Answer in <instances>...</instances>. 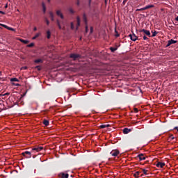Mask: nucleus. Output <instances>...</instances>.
Masks as SVG:
<instances>
[{
  "instance_id": "14",
  "label": "nucleus",
  "mask_w": 178,
  "mask_h": 178,
  "mask_svg": "<svg viewBox=\"0 0 178 178\" xmlns=\"http://www.w3.org/2000/svg\"><path fill=\"white\" fill-rule=\"evenodd\" d=\"M43 124L46 127H48L49 125V121L47 119L43 120Z\"/></svg>"
},
{
  "instance_id": "5",
  "label": "nucleus",
  "mask_w": 178,
  "mask_h": 178,
  "mask_svg": "<svg viewBox=\"0 0 178 178\" xmlns=\"http://www.w3.org/2000/svg\"><path fill=\"white\" fill-rule=\"evenodd\" d=\"M43 149H44V147H42V146H40V147L37 146V147H33L32 149L33 151H36L37 152H40V151H42Z\"/></svg>"
},
{
  "instance_id": "29",
  "label": "nucleus",
  "mask_w": 178,
  "mask_h": 178,
  "mask_svg": "<svg viewBox=\"0 0 178 178\" xmlns=\"http://www.w3.org/2000/svg\"><path fill=\"white\" fill-rule=\"evenodd\" d=\"M34 46H35V44L33 42H31L27 45V47L31 48V47H33Z\"/></svg>"
},
{
  "instance_id": "52",
  "label": "nucleus",
  "mask_w": 178,
  "mask_h": 178,
  "mask_svg": "<svg viewBox=\"0 0 178 178\" xmlns=\"http://www.w3.org/2000/svg\"><path fill=\"white\" fill-rule=\"evenodd\" d=\"M76 5H77V6H79V5H80V2H79V1H77Z\"/></svg>"
},
{
  "instance_id": "12",
  "label": "nucleus",
  "mask_w": 178,
  "mask_h": 178,
  "mask_svg": "<svg viewBox=\"0 0 178 178\" xmlns=\"http://www.w3.org/2000/svg\"><path fill=\"white\" fill-rule=\"evenodd\" d=\"M44 63V60L41 59V58H38L34 60V63L35 64H40V63Z\"/></svg>"
},
{
  "instance_id": "10",
  "label": "nucleus",
  "mask_w": 178,
  "mask_h": 178,
  "mask_svg": "<svg viewBox=\"0 0 178 178\" xmlns=\"http://www.w3.org/2000/svg\"><path fill=\"white\" fill-rule=\"evenodd\" d=\"M165 165V163H161V161H159L156 166L157 168H163Z\"/></svg>"
},
{
  "instance_id": "3",
  "label": "nucleus",
  "mask_w": 178,
  "mask_h": 178,
  "mask_svg": "<svg viewBox=\"0 0 178 178\" xmlns=\"http://www.w3.org/2000/svg\"><path fill=\"white\" fill-rule=\"evenodd\" d=\"M110 154H111V156L116 157V156H118L119 155L120 152H119L118 149H113V150L110 152Z\"/></svg>"
},
{
  "instance_id": "16",
  "label": "nucleus",
  "mask_w": 178,
  "mask_h": 178,
  "mask_svg": "<svg viewBox=\"0 0 178 178\" xmlns=\"http://www.w3.org/2000/svg\"><path fill=\"white\" fill-rule=\"evenodd\" d=\"M49 17L51 18V20L52 22H54V14L53 12H49Z\"/></svg>"
},
{
  "instance_id": "33",
  "label": "nucleus",
  "mask_w": 178,
  "mask_h": 178,
  "mask_svg": "<svg viewBox=\"0 0 178 178\" xmlns=\"http://www.w3.org/2000/svg\"><path fill=\"white\" fill-rule=\"evenodd\" d=\"M99 128L100 129H105V128H106V124H102V125L99 126Z\"/></svg>"
},
{
  "instance_id": "38",
  "label": "nucleus",
  "mask_w": 178,
  "mask_h": 178,
  "mask_svg": "<svg viewBox=\"0 0 178 178\" xmlns=\"http://www.w3.org/2000/svg\"><path fill=\"white\" fill-rule=\"evenodd\" d=\"M94 32V28L92 26H90V34H92Z\"/></svg>"
},
{
  "instance_id": "6",
  "label": "nucleus",
  "mask_w": 178,
  "mask_h": 178,
  "mask_svg": "<svg viewBox=\"0 0 178 178\" xmlns=\"http://www.w3.org/2000/svg\"><path fill=\"white\" fill-rule=\"evenodd\" d=\"M177 42V40H174L173 39H171L168 40V44H166V48L170 47L171 44H176Z\"/></svg>"
},
{
  "instance_id": "59",
  "label": "nucleus",
  "mask_w": 178,
  "mask_h": 178,
  "mask_svg": "<svg viewBox=\"0 0 178 178\" xmlns=\"http://www.w3.org/2000/svg\"><path fill=\"white\" fill-rule=\"evenodd\" d=\"M141 177H143V174H141V175H140Z\"/></svg>"
},
{
  "instance_id": "46",
  "label": "nucleus",
  "mask_w": 178,
  "mask_h": 178,
  "mask_svg": "<svg viewBox=\"0 0 178 178\" xmlns=\"http://www.w3.org/2000/svg\"><path fill=\"white\" fill-rule=\"evenodd\" d=\"M127 0H124L122 2V4L124 6V4L127 3Z\"/></svg>"
},
{
  "instance_id": "57",
  "label": "nucleus",
  "mask_w": 178,
  "mask_h": 178,
  "mask_svg": "<svg viewBox=\"0 0 178 178\" xmlns=\"http://www.w3.org/2000/svg\"><path fill=\"white\" fill-rule=\"evenodd\" d=\"M1 74H2V72H1V71H0V76H1Z\"/></svg>"
},
{
  "instance_id": "60",
  "label": "nucleus",
  "mask_w": 178,
  "mask_h": 178,
  "mask_svg": "<svg viewBox=\"0 0 178 178\" xmlns=\"http://www.w3.org/2000/svg\"><path fill=\"white\" fill-rule=\"evenodd\" d=\"M48 1V2H50V0H47Z\"/></svg>"
},
{
  "instance_id": "55",
  "label": "nucleus",
  "mask_w": 178,
  "mask_h": 178,
  "mask_svg": "<svg viewBox=\"0 0 178 178\" xmlns=\"http://www.w3.org/2000/svg\"><path fill=\"white\" fill-rule=\"evenodd\" d=\"M175 20L178 22V16L175 18Z\"/></svg>"
},
{
  "instance_id": "37",
  "label": "nucleus",
  "mask_w": 178,
  "mask_h": 178,
  "mask_svg": "<svg viewBox=\"0 0 178 178\" xmlns=\"http://www.w3.org/2000/svg\"><path fill=\"white\" fill-rule=\"evenodd\" d=\"M1 26H2V27H3V28H5V29H8V26H7V25H5V24H1Z\"/></svg>"
},
{
  "instance_id": "25",
  "label": "nucleus",
  "mask_w": 178,
  "mask_h": 178,
  "mask_svg": "<svg viewBox=\"0 0 178 178\" xmlns=\"http://www.w3.org/2000/svg\"><path fill=\"white\" fill-rule=\"evenodd\" d=\"M10 82H19V80L17 78H11Z\"/></svg>"
},
{
  "instance_id": "15",
  "label": "nucleus",
  "mask_w": 178,
  "mask_h": 178,
  "mask_svg": "<svg viewBox=\"0 0 178 178\" xmlns=\"http://www.w3.org/2000/svg\"><path fill=\"white\" fill-rule=\"evenodd\" d=\"M137 40H138V37L134 33V35H132L131 40L133 42H136Z\"/></svg>"
},
{
  "instance_id": "40",
  "label": "nucleus",
  "mask_w": 178,
  "mask_h": 178,
  "mask_svg": "<svg viewBox=\"0 0 178 178\" xmlns=\"http://www.w3.org/2000/svg\"><path fill=\"white\" fill-rule=\"evenodd\" d=\"M143 40H144L145 41H147V40H149V38H148L147 36L144 35V36H143Z\"/></svg>"
},
{
  "instance_id": "30",
  "label": "nucleus",
  "mask_w": 178,
  "mask_h": 178,
  "mask_svg": "<svg viewBox=\"0 0 178 178\" xmlns=\"http://www.w3.org/2000/svg\"><path fill=\"white\" fill-rule=\"evenodd\" d=\"M10 95V92H6L4 94H1L0 97H2V96H9Z\"/></svg>"
},
{
  "instance_id": "56",
  "label": "nucleus",
  "mask_w": 178,
  "mask_h": 178,
  "mask_svg": "<svg viewBox=\"0 0 178 178\" xmlns=\"http://www.w3.org/2000/svg\"><path fill=\"white\" fill-rule=\"evenodd\" d=\"M5 8H8V5H6Z\"/></svg>"
},
{
  "instance_id": "8",
  "label": "nucleus",
  "mask_w": 178,
  "mask_h": 178,
  "mask_svg": "<svg viewBox=\"0 0 178 178\" xmlns=\"http://www.w3.org/2000/svg\"><path fill=\"white\" fill-rule=\"evenodd\" d=\"M80 24H81L80 17L77 16L76 17V30H78L79 27H80Z\"/></svg>"
},
{
  "instance_id": "49",
  "label": "nucleus",
  "mask_w": 178,
  "mask_h": 178,
  "mask_svg": "<svg viewBox=\"0 0 178 178\" xmlns=\"http://www.w3.org/2000/svg\"><path fill=\"white\" fill-rule=\"evenodd\" d=\"M132 36H133V35H131V34L129 35V38H130V39H131Z\"/></svg>"
},
{
  "instance_id": "48",
  "label": "nucleus",
  "mask_w": 178,
  "mask_h": 178,
  "mask_svg": "<svg viewBox=\"0 0 178 178\" xmlns=\"http://www.w3.org/2000/svg\"><path fill=\"white\" fill-rule=\"evenodd\" d=\"M38 31V28L36 26H35L33 29V31Z\"/></svg>"
},
{
  "instance_id": "13",
  "label": "nucleus",
  "mask_w": 178,
  "mask_h": 178,
  "mask_svg": "<svg viewBox=\"0 0 178 178\" xmlns=\"http://www.w3.org/2000/svg\"><path fill=\"white\" fill-rule=\"evenodd\" d=\"M131 131V129H129V128H127V127L123 129V134H128Z\"/></svg>"
},
{
  "instance_id": "31",
  "label": "nucleus",
  "mask_w": 178,
  "mask_h": 178,
  "mask_svg": "<svg viewBox=\"0 0 178 178\" xmlns=\"http://www.w3.org/2000/svg\"><path fill=\"white\" fill-rule=\"evenodd\" d=\"M35 69H37L38 71H41L42 70V67L40 65H37V66H35Z\"/></svg>"
},
{
  "instance_id": "34",
  "label": "nucleus",
  "mask_w": 178,
  "mask_h": 178,
  "mask_svg": "<svg viewBox=\"0 0 178 178\" xmlns=\"http://www.w3.org/2000/svg\"><path fill=\"white\" fill-rule=\"evenodd\" d=\"M71 29L74 30V24L73 22H71Z\"/></svg>"
},
{
  "instance_id": "36",
  "label": "nucleus",
  "mask_w": 178,
  "mask_h": 178,
  "mask_svg": "<svg viewBox=\"0 0 178 178\" xmlns=\"http://www.w3.org/2000/svg\"><path fill=\"white\" fill-rule=\"evenodd\" d=\"M69 11L71 14H74V10H73L72 8H70Z\"/></svg>"
},
{
  "instance_id": "53",
  "label": "nucleus",
  "mask_w": 178,
  "mask_h": 178,
  "mask_svg": "<svg viewBox=\"0 0 178 178\" xmlns=\"http://www.w3.org/2000/svg\"><path fill=\"white\" fill-rule=\"evenodd\" d=\"M175 130H177V131H178V127H175Z\"/></svg>"
},
{
  "instance_id": "19",
  "label": "nucleus",
  "mask_w": 178,
  "mask_h": 178,
  "mask_svg": "<svg viewBox=\"0 0 178 178\" xmlns=\"http://www.w3.org/2000/svg\"><path fill=\"white\" fill-rule=\"evenodd\" d=\"M19 41L22 42L23 44H27L29 43V41L27 40L20 39Z\"/></svg>"
},
{
  "instance_id": "35",
  "label": "nucleus",
  "mask_w": 178,
  "mask_h": 178,
  "mask_svg": "<svg viewBox=\"0 0 178 178\" xmlns=\"http://www.w3.org/2000/svg\"><path fill=\"white\" fill-rule=\"evenodd\" d=\"M144 10H145V7L142 8H140V9H136V11H144Z\"/></svg>"
},
{
  "instance_id": "21",
  "label": "nucleus",
  "mask_w": 178,
  "mask_h": 178,
  "mask_svg": "<svg viewBox=\"0 0 178 178\" xmlns=\"http://www.w3.org/2000/svg\"><path fill=\"white\" fill-rule=\"evenodd\" d=\"M51 33L50 31H47V39H51Z\"/></svg>"
},
{
  "instance_id": "22",
  "label": "nucleus",
  "mask_w": 178,
  "mask_h": 178,
  "mask_svg": "<svg viewBox=\"0 0 178 178\" xmlns=\"http://www.w3.org/2000/svg\"><path fill=\"white\" fill-rule=\"evenodd\" d=\"M42 9H43V13H46L47 8H46L45 3L44 2H42Z\"/></svg>"
},
{
  "instance_id": "41",
  "label": "nucleus",
  "mask_w": 178,
  "mask_h": 178,
  "mask_svg": "<svg viewBox=\"0 0 178 178\" xmlns=\"http://www.w3.org/2000/svg\"><path fill=\"white\" fill-rule=\"evenodd\" d=\"M170 138L171 140H174V139H175V136H173V134H170Z\"/></svg>"
},
{
  "instance_id": "9",
  "label": "nucleus",
  "mask_w": 178,
  "mask_h": 178,
  "mask_svg": "<svg viewBox=\"0 0 178 178\" xmlns=\"http://www.w3.org/2000/svg\"><path fill=\"white\" fill-rule=\"evenodd\" d=\"M138 158H139V160L141 161H145L146 159V157H145L144 154H143V153H140V154H138V156H137Z\"/></svg>"
},
{
  "instance_id": "27",
  "label": "nucleus",
  "mask_w": 178,
  "mask_h": 178,
  "mask_svg": "<svg viewBox=\"0 0 178 178\" xmlns=\"http://www.w3.org/2000/svg\"><path fill=\"white\" fill-rule=\"evenodd\" d=\"M141 170L144 175H148V172H149L148 170H145L144 168H141Z\"/></svg>"
},
{
  "instance_id": "43",
  "label": "nucleus",
  "mask_w": 178,
  "mask_h": 178,
  "mask_svg": "<svg viewBox=\"0 0 178 178\" xmlns=\"http://www.w3.org/2000/svg\"><path fill=\"white\" fill-rule=\"evenodd\" d=\"M134 111L135 113H138V109L137 108H134Z\"/></svg>"
},
{
  "instance_id": "51",
  "label": "nucleus",
  "mask_w": 178,
  "mask_h": 178,
  "mask_svg": "<svg viewBox=\"0 0 178 178\" xmlns=\"http://www.w3.org/2000/svg\"><path fill=\"white\" fill-rule=\"evenodd\" d=\"M110 127V124H106V127Z\"/></svg>"
},
{
  "instance_id": "47",
  "label": "nucleus",
  "mask_w": 178,
  "mask_h": 178,
  "mask_svg": "<svg viewBox=\"0 0 178 178\" xmlns=\"http://www.w3.org/2000/svg\"><path fill=\"white\" fill-rule=\"evenodd\" d=\"M0 14L5 15V14H6V13H5V12H3V11L0 10Z\"/></svg>"
},
{
  "instance_id": "26",
  "label": "nucleus",
  "mask_w": 178,
  "mask_h": 178,
  "mask_svg": "<svg viewBox=\"0 0 178 178\" xmlns=\"http://www.w3.org/2000/svg\"><path fill=\"white\" fill-rule=\"evenodd\" d=\"M140 171H136V172L135 174H134V177L135 178H139V175H140Z\"/></svg>"
},
{
  "instance_id": "23",
  "label": "nucleus",
  "mask_w": 178,
  "mask_h": 178,
  "mask_svg": "<svg viewBox=\"0 0 178 178\" xmlns=\"http://www.w3.org/2000/svg\"><path fill=\"white\" fill-rule=\"evenodd\" d=\"M152 35L150 36V38H154L156 36V34L158 33V32L156 31H152Z\"/></svg>"
},
{
  "instance_id": "28",
  "label": "nucleus",
  "mask_w": 178,
  "mask_h": 178,
  "mask_svg": "<svg viewBox=\"0 0 178 178\" xmlns=\"http://www.w3.org/2000/svg\"><path fill=\"white\" fill-rule=\"evenodd\" d=\"M110 50L112 53H114L115 51H117V47H110Z\"/></svg>"
},
{
  "instance_id": "18",
  "label": "nucleus",
  "mask_w": 178,
  "mask_h": 178,
  "mask_svg": "<svg viewBox=\"0 0 178 178\" xmlns=\"http://www.w3.org/2000/svg\"><path fill=\"white\" fill-rule=\"evenodd\" d=\"M144 8H145V10H148V9L154 8V6L152 4V5L146 6L144 7Z\"/></svg>"
},
{
  "instance_id": "17",
  "label": "nucleus",
  "mask_w": 178,
  "mask_h": 178,
  "mask_svg": "<svg viewBox=\"0 0 178 178\" xmlns=\"http://www.w3.org/2000/svg\"><path fill=\"white\" fill-rule=\"evenodd\" d=\"M40 35H41V33H38L35 34V35L34 37L32 38V40H35L37 38H38Z\"/></svg>"
},
{
  "instance_id": "54",
  "label": "nucleus",
  "mask_w": 178,
  "mask_h": 178,
  "mask_svg": "<svg viewBox=\"0 0 178 178\" xmlns=\"http://www.w3.org/2000/svg\"><path fill=\"white\" fill-rule=\"evenodd\" d=\"M89 6H91V0H89Z\"/></svg>"
},
{
  "instance_id": "44",
  "label": "nucleus",
  "mask_w": 178,
  "mask_h": 178,
  "mask_svg": "<svg viewBox=\"0 0 178 178\" xmlns=\"http://www.w3.org/2000/svg\"><path fill=\"white\" fill-rule=\"evenodd\" d=\"M13 85H14L15 86H20L19 83H13Z\"/></svg>"
},
{
  "instance_id": "20",
  "label": "nucleus",
  "mask_w": 178,
  "mask_h": 178,
  "mask_svg": "<svg viewBox=\"0 0 178 178\" xmlns=\"http://www.w3.org/2000/svg\"><path fill=\"white\" fill-rule=\"evenodd\" d=\"M83 19L85 24L87 25V16L86 15V14L83 15Z\"/></svg>"
},
{
  "instance_id": "7",
  "label": "nucleus",
  "mask_w": 178,
  "mask_h": 178,
  "mask_svg": "<svg viewBox=\"0 0 178 178\" xmlns=\"http://www.w3.org/2000/svg\"><path fill=\"white\" fill-rule=\"evenodd\" d=\"M60 178H69V174H65V172H60L58 174Z\"/></svg>"
},
{
  "instance_id": "58",
  "label": "nucleus",
  "mask_w": 178,
  "mask_h": 178,
  "mask_svg": "<svg viewBox=\"0 0 178 178\" xmlns=\"http://www.w3.org/2000/svg\"><path fill=\"white\" fill-rule=\"evenodd\" d=\"M115 33H118V32H117L116 29L115 30Z\"/></svg>"
},
{
  "instance_id": "50",
  "label": "nucleus",
  "mask_w": 178,
  "mask_h": 178,
  "mask_svg": "<svg viewBox=\"0 0 178 178\" xmlns=\"http://www.w3.org/2000/svg\"><path fill=\"white\" fill-rule=\"evenodd\" d=\"M120 36V34H118V33H117V34L115 35V37L116 38H118Z\"/></svg>"
},
{
  "instance_id": "1",
  "label": "nucleus",
  "mask_w": 178,
  "mask_h": 178,
  "mask_svg": "<svg viewBox=\"0 0 178 178\" xmlns=\"http://www.w3.org/2000/svg\"><path fill=\"white\" fill-rule=\"evenodd\" d=\"M70 58L72 59L74 61H76L79 59H81V56L79 54H71L70 55Z\"/></svg>"
},
{
  "instance_id": "42",
  "label": "nucleus",
  "mask_w": 178,
  "mask_h": 178,
  "mask_svg": "<svg viewBox=\"0 0 178 178\" xmlns=\"http://www.w3.org/2000/svg\"><path fill=\"white\" fill-rule=\"evenodd\" d=\"M7 30H9V31H14V29H13V28H11V27L8 26Z\"/></svg>"
},
{
  "instance_id": "4",
  "label": "nucleus",
  "mask_w": 178,
  "mask_h": 178,
  "mask_svg": "<svg viewBox=\"0 0 178 178\" xmlns=\"http://www.w3.org/2000/svg\"><path fill=\"white\" fill-rule=\"evenodd\" d=\"M140 33H143L145 34V35H147L148 36L149 38L151 37V33H150V31H148V30H146V29H141L140 31Z\"/></svg>"
},
{
  "instance_id": "39",
  "label": "nucleus",
  "mask_w": 178,
  "mask_h": 178,
  "mask_svg": "<svg viewBox=\"0 0 178 178\" xmlns=\"http://www.w3.org/2000/svg\"><path fill=\"white\" fill-rule=\"evenodd\" d=\"M86 33H88V25H86Z\"/></svg>"
},
{
  "instance_id": "45",
  "label": "nucleus",
  "mask_w": 178,
  "mask_h": 178,
  "mask_svg": "<svg viewBox=\"0 0 178 178\" xmlns=\"http://www.w3.org/2000/svg\"><path fill=\"white\" fill-rule=\"evenodd\" d=\"M120 44L118 45L117 44L115 45V48H117V50H118V48L120 47Z\"/></svg>"
},
{
  "instance_id": "11",
  "label": "nucleus",
  "mask_w": 178,
  "mask_h": 178,
  "mask_svg": "<svg viewBox=\"0 0 178 178\" xmlns=\"http://www.w3.org/2000/svg\"><path fill=\"white\" fill-rule=\"evenodd\" d=\"M56 15H57L58 17H60L61 19H64L63 14L61 13L60 10H57V11H56Z\"/></svg>"
},
{
  "instance_id": "32",
  "label": "nucleus",
  "mask_w": 178,
  "mask_h": 178,
  "mask_svg": "<svg viewBox=\"0 0 178 178\" xmlns=\"http://www.w3.org/2000/svg\"><path fill=\"white\" fill-rule=\"evenodd\" d=\"M45 22L47 26H49L50 24V22L49 21V19L47 18H45Z\"/></svg>"
},
{
  "instance_id": "2",
  "label": "nucleus",
  "mask_w": 178,
  "mask_h": 178,
  "mask_svg": "<svg viewBox=\"0 0 178 178\" xmlns=\"http://www.w3.org/2000/svg\"><path fill=\"white\" fill-rule=\"evenodd\" d=\"M22 155L24 156L26 159H30L32 157V154L30 151H25L22 153Z\"/></svg>"
},
{
  "instance_id": "61",
  "label": "nucleus",
  "mask_w": 178,
  "mask_h": 178,
  "mask_svg": "<svg viewBox=\"0 0 178 178\" xmlns=\"http://www.w3.org/2000/svg\"><path fill=\"white\" fill-rule=\"evenodd\" d=\"M105 3H106V0H105Z\"/></svg>"
},
{
  "instance_id": "24",
  "label": "nucleus",
  "mask_w": 178,
  "mask_h": 178,
  "mask_svg": "<svg viewBox=\"0 0 178 178\" xmlns=\"http://www.w3.org/2000/svg\"><path fill=\"white\" fill-rule=\"evenodd\" d=\"M56 24H57V26H58V29L60 30H61L62 29V26H61L60 22L58 19L56 20Z\"/></svg>"
}]
</instances>
